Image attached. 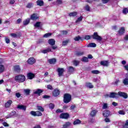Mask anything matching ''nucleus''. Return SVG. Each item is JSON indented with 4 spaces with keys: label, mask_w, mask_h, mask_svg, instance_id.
Listing matches in <instances>:
<instances>
[{
    "label": "nucleus",
    "mask_w": 128,
    "mask_h": 128,
    "mask_svg": "<svg viewBox=\"0 0 128 128\" xmlns=\"http://www.w3.org/2000/svg\"><path fill=\"white\" fill-rule=\"evenodd\" d=\"M40 22H36V24H34L35 28H40Z\"/></svg>",
    "instance_id": "obj_47"
},
{
    "label": "nucleus",
    "mask_w": 128,
    "mask_h": 128,
    "mask_svg": "<svg viewBox=\"0 0 128 128\" xmlns=\"http://www.w3.org/2000/svg\"><path fill=\"white\" fill-rule=\"evenodd\" d=\"M10 40L8 38H6V44H10Z\"/></svg>",
    "instance_id": "obj_61"
},
{
    "label": "nucleus",
    "mask_w": 128,
    "mask_h": 128,
    "mask_svg": "<svg viewBox=\"0 0 128 128\" xmlns=\"http://www.w3.org/2000/svg\"><path fill=\"white\" fill-rule=\"evenodd\" d=\"M60 116V118H68L70 115L68 113H62Z\"/></svg>",
    "instance_id": "obj_7"
},
{
    "label": "nucleus",
    "mask_w": 128,
    "mask_h": 128,
    "mask_svg": "<svg viewBox=\"0 0 128 128\" xmlns=\"http://www.w3.org/2000/svg\"><path fill=\"white\" fill-rule=\"evenodd\" d=\"M28 63L29 64H34L36 62V59L34 58H30L28 60Z\"/></svg>",
    "instance_id": "obj_8"
},
{
    "label": "nucleus",
    "mask_w": 128,
    "mask_h": 128,
    "mask_svg": "<svg viewBox=\"0 0 128 128\" xmlns=\"http://www.w3.org/2000/svg\"><path fill=\"white\" fill-rule=\"evenodd\" d=\"M118 94L124 98H128V94L124 92H118Z\"/></svg>",
    "instance_id": "obj_5"
},
{
    "label": "nucleus",
    "mask_w": 128,
    "mask_h": 128,
    "mask_svg": "<svg viewBox=\"0 0 128 128\" xmlns=\"http://www.w3.org/2000/svg\"><path fill=\"white\" fill-rule=\"evenodd\" d=\"M125 30H124V28L122 27L119 30H118V34L120 36H122V34H124V32H125Z\"/></svg>",
    "instance_id": "obj_21"
},
{
    "label": "nucleus",
    "mask_w": 128,
    "mask_h": 128,
    "mask_svg": "<svg viewBox=\"0 0 128 128\" xmlns=\"http://www.w3.org/2000/svg\"><path fill=\"white\" fill-rule=\"evenodd\" d=\"M86 86L87 88H94V85H92V83L90 82L86 83Z\"/></svg>",
    "instance_id": "obj_30"
},
{
    "label": "nucleus",
    "mask_w": 128,
    "mask_h": 128,
    "mask_svg": "<svg viewBox=\"0 0 128 128\" xmlns=\"http://www.w3.org/2000/svg\"><path fill=\"white\" fill-rule=\"evenodd\" d=\"M17 108H19V110H24V112L26 110V106L24 105H18Z\"/></svg>",
    "instance_id": "obj_14"
},
{
    "label": "nucleus",
    "mask_w": 128,
    "mask_h": 128,
    "mask_svg": "<svg viewBox=\"0 0 128 128\" xmlns=\"http://www.w3.org/2000/svg\"><path fill=\"white\" fill-rule=\"evenodd\" d=\"M124 68L126 70H127L128 72V65H126L124 66Z\"/></svg>",
    "instance_id": "obj_63"
},
{
    "label": "nucleus",
    "mask_w": 128,
    "mask_h": 128,
    "mask_svg": "<svg viewBox=\"0 0 128 128\" xmlns=\"http://www.w3.org/2000/svg\"><path fill=\"white\" fill-rule=\"evenodd\" d=\"M73 64H74V66H78V64H80V62H78V60H74L73 61Z\"/></svg>",
    "instance_id": "obj_46"
},
{
    "label": "nucleus",
    "mask_w": 128,
    "mask_h": 128,
    "mask_svg": "<svg viewBox=\"0 0 128 128\" xmlns=\"http://www.w3.org/2000/svg\"><path fill=\"white\" fill-rule=\"evenodd\" d=\"M48 62L50 64H54L56 62V58H52L48 60Z\"/></svg>",
    "instance_id": "obj_15"
},
{
    "label": "nucleus",
    "mask_w": 128,
    "mask_h": 128,
    "mask_svg": "<svg viewBox=\"0 0 128 128\" xmlns=\"http://www.w3.org/2000/svg\"><path fill=\"white\" fill-rule=\"evenodd\" d=\"M122 83L124 84V86H128V78H124L122 81Z\"/></svg>",
    "instance_id": "obj_31"
},
{
    "label": "nucleus",
    "mask_w": 128,
    "mask_h": 128,
    "mask_svg": "<svg viewBox=\"0 0 128 128\" xmlns=\"http://www.w3.org/2000/svg\"><path fill=\"white\" fill-rule=\"evenodd\" d=\"M2 124L4 126H8V123L6 122H3Z\"/></svg>",
    "instance_id": "obj_59"
},
{
    "label": "nucleus",
    "mask_w": 128,
    "mask_h": 128,
    "mask_svg": "<svg viewBox=\"0 0 128 128\" xmlns=\"http://www.w3.org/2000/svg\"><path fill=\"white\" fill-rule=\"evenodd\" d=\"M118 112L119 114H122V116H124L126 114V112H124V110H120Z\"/></svg>",
    "instance_id": "obj_51"
},
{
    "label": "nucleus",
    "mask_w": 128,
    "mask_h": 128,
    "mask_svg": "<svg viewBox=\"0 0 128 128\" xmlns=\"http://www.w3.org/2000/svg\"><path fill=\"white\" fill-rule=\"evenodd\" d=\"M96 44L94 42H92L87 45V48H96Z\"/></svg>",
    "instance_id": "obj_26"
},
{
    "label": "nucleus",
    "mask_w": 128,
    "mask_h": 128,
    "mask_svg": "<svg viewBox=\"0 0 128 128\" xmlns=\"http://www.w3.org/2000/svg\"><path fill=\"white\" fill-rule=\"evenodd\" d=\"M110 110H105L103 112V116H105V118H108V116H110Z\"/></svg>",
    "instance_id": "obj_9"
},
{
    "label": "nucleus",
    "mask_w": 128,
    "mask_h": 128,
    "mask_svg": "<svg viewBox=\"0 0 128 128\" xmlns=\"http://www.w3.org/2000/svg\"><path fill=\"white\" fill-rule=\"evenodd\" d=\"M112 106H118V103L116 102H112Z\"/></svg>",
    "instance_id": "obj_57"
},
{
    "label": "nucleus",
    "mask_w": 128,
    "mask_h": 128,
    "mask_svg": "<svg viewBox=\"0 0 128 128\" xmlns=\"http://www.w3.org/2000/svg\"><path fill=\"white\" fill-rule=\"evenodd\" d=\"M47 88H48V90H52V85H48Z\"/></svg>",
    "instance_id": "obj_60"
},
{
    "label": "nucleus",
    "mask_w": 128,
    "mask_h": 128,
    "mask_svg": "<svg viewBox=\"0 0 128 128\" xmlns=\"http://www.w3.org/2000/svg\"><path fill=\"white\" fill-rule=\"evenodd\" d=\"M12 104V100H8L7 102L5 104V108H10Z\"/></svg>",
    "instance_id": "obj_19"
},
{
    "label": "nucleus",
    "mask_w": 128,
    "mask_h": 128,
    "mask_svg": "<svg viewBox=\"0 0 128 128\" xmlns=\"http://www.w3.org/2000/svg\"><path fill=\"white\" fill-rule=\"evenodd\" d=\"M16 96L18 98H20V92L16 93Z\"/></svg>",
    "instance_id": "obj_58"
},
{
    "label": "nucleus",
    "mask_w": 128,
    "mask_h": 128,
    "mask_svg": "<svg viewBox=\"0 0 128 128\" xmlns=\"http://www.w3.org/2000/svg\"><path fill=\"white\" fill-rule=\"evenodd\" d=\"M14 72H20V66L16 65L14 67Z\"/></svg>",
    "instance_id": "obj_11"
},
{
    "label": "nucleus",
    "mask_w": 128,
    "mask_h": 128,
    "mask_svg": "<svg viewBox=\"0 0 128 128\" xmlns=\"http://www.w3.org/2000/svg\"><path fill=\"white\" fill-rule=\"evenodd\" d=\"M97 112H98V110H92L90 112V116H92V118H93L94 116H96V114Z\"/></svg>",
    "instance_id": "obj_18"
},
{
    "label": "nucleus",
    "mask_w": 128,
    "mask_h": 128,
    "mask_svg": "<svg viewBox=\"0 0 128 128\" xmlns=\"http://www.w3.org/2000/svg\"><path fill=\"white\" fill-rule=\"evenodd\" d=\"M80 122H82V121H80V120L78 119L74 121L73 124H74V126H76V124H80Z\"/></svg>",
    "instance_id": "obj_32"
},
{
    "label": "nucleus",
    "mask_w": 128,
    "mask_h": 128,
    "mask_svg": "<svg viewBox=\"0 0 128 128\" xmlns=\"http://www.w3.org/2000/svg\"><path fill=\"white\" fill-rule=\"evenodd\" d=\"M24 92H25L26 94L28 96V94H30V89H24Z\"/></svg>",
    "instance_id": "obj_41"
},
{
    "label": "nucleus",
    "mask_w": 128,
    "mask_h": 128,
    "mask_svg": "<svg viewBox=\"0 0 128 128\" xmlns=\"http://www.w3.org/2000/svg\"><path fill=\"white\" fill-rule=\"evenodd\" d=\"M74 108H76V105H72L70 106V109L71 110H74Z\"/></svg>",
    "instance_id": "obj_64"
},
{
    "label": "nucleus",
    "mask_w": 128,
    "mask_h": 128,
    "mask_svg": "<svg viewBox=\"0 0 128 128\" xmlns=\"http://www.w3.org/2000/svg\"><path fill=\"white\" fill-rule=\"evenodd\" d=\"M68 42H70V40L63 41L62 42V46H66Z\"/></svg>",
    "instance_id": "obj_40"
},
{
    "label": "nucleus",
    "mask_w": 128,
    "mask_h": 128,
    "mask_svg": "<svg viewBox=\"0 0 128 128\" xmlns=\"http://www.w3.org/2000/svg\"><path fill=\"white\" fill-rule=\"evenodd\" d=\"M84 52H77L76 53V56H84Z\"/></svg>",
    "instance_id": "obj_36"
},
{
    "label": "nucleus",
    "mask_w": 128,
    "mask_h": 128,
    "mask_svg": "<svg viewBox=\"0 0 128 128\" xmlns=\"http://www.w3.org/2000/svg\"><path fill=\"white\" fill-rule=\"evenodd\" d=\"M126 126H128V120H126V122L124 126H123V128H128V127Z\"/></svg>",
    "instance_id": "obj_53"
},
{
    "label": "nucleus",
    "mask_w": 128,
    "mask_h": 128,
    "mask_svg": "<svg viewBox=\"0 0 128 128\" xmlns=\"http://www.w3.org/2000/svg\"><path fill=\"white\" fill-rule=\"evenodd\" d=\"M92 74H100V71L98 70H94L92 71Z\"/></svg>",
    "instance_id": "obj_43"
},
{
    "label": "nucleus",
    "mask_w": 128,
    "mask_h": 128,
    "mask_svg": "<svg viewBox=\"0 0 128 128\" xmlns=\"http://www.w3.org/2000/svg\"><path fill=\"white\" fill-rule=\"evenodd\" d=\"M32 6H34V4L32 3H28L26 6V8H32Z\"/></svg>",
    "instance_id": "obj_45"
},
{
    "label": "nucleus",
    "mask_w": 128,
    "mask_h": 128,
    "mask_svg": "<svg viewBox=\"0 0 128 128\" xmlns=\"http://www.w3.org/2000/svg\"><path fill=\"white\" fill-rule=\"evenodd\" d=\"M12 38H18V34H16L15 33H12L10 34Z\"/></svg>",
    "instance_id": "obj_52"
},
{
    "label": "nucleus",
    "mask_w": 128,
    "mask_h": 128,
    "mask_svg": "<svg viewBox=\"0 0 128 128\" xmlns=\"http://www.w3.org/2000/svg\"><path fill=\"white\" fill-rule=\"evenodd\" d=\"M104 120H105L106 122H110V118H106L104 119Z\"/></svg>",
    "instance_id": "obj_56"
},
{
    "label": "nucleus",
    "mask_w": 128,
    "mask_h": 128,
    "mask_svg": "<svg viewBox=\"0 0 128 128\" xmlns=\"http://www.w3.org/2000/svg\"><path fill=\"white\" fill-rule=\"evenodd\" d=\"M16 114V111H13L10 114V116H9L7 118H12L13 116H14Z\"/></svg>",
    "instance_id": "obj_29"
},
{
    "label": "nucleus",
    "mask_w": 128,
    "mask_h": 128,
    "mask_svg": "<svg viewBox=\"0 0 128 128\" xmlns=\"http://www.w3.org/2000/svg\"><path fill=\"white\" fill-rule=\"evenodd\" d=\"M81 60L82 62H88V58L84 56L82 58Z\"/></svg>",
    "instance_id": "obj_37"
},
{
    "label": "nucleus",
    "mask_w": 128,
    "mask_h": 128,
    "mask_svg": "<svg viewBox=\"0 0 128 128\" xmlns=\"http://www.w3.org/2000/svg\"><path fill=\"white\" fill-rule=\"evenodd\" d=\"M72 100V96L70 94H66L64 96V102L65 104H68Z\"/></svg>",
    "instance_id": "obj_2"
},
{
    "label": "nucleus",
    "mask_w": 128,
    "mask_h": 128,
    "mask_svg": "<svg viewBox=\"0 0 128 128\" xmlns=\"http://www.w3.org/2000/svg\"><path fill=\"white\" fill-rule=\"evenodd\" d=\"M70 124H70V122H66L63 126L64 128H68V126H70Z\"/></svg>",
    "instance_id": "obj_33"
},
{
    "label": "nucleus",
    "mask_w": 128,
    "mask_h": 128,
    "mask_svg": "<svg viewBox=\"0 0 128 128\" xmlns=\"http://www.w3.org/2000/svg\"><path fill=\"white\" fill-rule=\"evenodd\" d=\"M116 96H118V94H116V93L111 92L110 94L109 98H116Z\"/></svg>",
    "instance_id": "obj_28"
},
{
    "label": "nucleus",
    "mask_w": 128,
    "mask_h": 128,
    "mask_svg": "<svg viewBox=\"0 0 128 128\" xmlns=\"http://www.w3.org/2000/svg\"><path fill=\"white\" fill-rule=\"evenodd\" d=\"M92 38L94 40H99L100 42V40H102V38L100 36H99L98 34V32H94V34Z\"/></svg>",
    "instance_id": "obj_4"
},
{
    "label": "nucleus",
    "mask_w": 128,
    "mask_h": 128,
    "mask_svg": "<svg viewBox=\"0 0 128 128\" xmlns=\"http://www.w3.org/2000/svg\"><path fill=\"white\" fill-rule=\"evenodd\" d=\"M108 108V104H106V103H104L103 105H102V109L103 110H106V108Z\"/></svg>",
    "instance_id": "obj_34"
},
{
    "label": "nucleus",
    "mask_w": 128,
    "mask_h": 128,
    "mask_svg": "<svg viewBox=\"0 0 128 128\" xmlns=\"http://www.w3.org/2000/svg\"><path fill=\"white\" fill-rule=\"evenodd\" d=\"M37 6H44V1L42 0H38L36 1Z\"/></svg>",
    "instance_id": "obj_23"
},
{
    "label": "nucleus",
    "mask_w": 128,
    "mask_h": 128,
    "mask_svg": "<svg viewBox=\"0 0 128 128\" xmlns=\"http://www.w3.org/2000/svg\"><path fill=\"white\" fill-rule=\"evenodd\" d=\"M110 0H102V2L103 4H107V2H108Z\"/></svg>",
    "instance_id": "obj_62"
},
{
    "label": "nucleus",
    "mask_w": 128,
    "mask_h": 128,
    "mask_svg": "<svg viewBox=\"0 0 128 128\" xmlns=\"http://www.w3.org/2000/svg\"><path fill=\"white\" fill-rule=\"evenodd\" d=\"M100 64L104 66H108V61H102L100 62Z\"/></svg>",
    "instance_id": "obj_25"
},
{
    "label": "nucleus",
    "mask_w": 128,
    "mask_h": 128,
    "mask_svg": "<svg viewBox=\"0 0 128 128\" xmlns=\"http://www.w3.org/2000/svg\"><path fill=\"white\" fill-rule=\"evenodd\" d=\"M67 70H68V72H70V74L74 72V70H75L74 68L72 66H69V67L67 68Z\"/></svg>",
    "instance_id": "obj_22"
},
{
    "label": "nucleus",
    "mask_w": 128,
    "mask_h": 128,
    "mask_svg": "<svg viewBox=\"0 0 128 128\" xmlns=\"http://www.w3.org/2000/svg\"><path fill=\"white\" fill-rule=\"evenodd\" d=\"M122 12L124 14H128V8H124L122 10Z\"/></svg>",
    "instance_id": "obj_44"
},
{
    "label": "nucleus",
    "mask_w": 128,
    "mask_h": 128,
    "mask_svg": "<svg viewBox=\"0 0 128 128\" xmlns=\"http://www.w3.org/2000/svg\"><path fill=\"white\" fill-rule=\"evenodd\" d=\"M15 80L17 82H24L26 80V76L22 74L16 76L15 77Z\"/></svg>",
    "instance_id": "obj_1"
},
{
    "label": "nucleus",
    "mask_w": 128,
    "mask_h": 128,
    "mask_svg": "<svg viewBox=\"0 0 128 128\" xmlns=\"http://www.w3.org/2000/svg\"><path fill=\"white\" fill-rule=\"evenodd\" d=\"M53 52L52 50V48H48L47 49L44 50L42 51V54H48V52Z\"/></svg>",
    "instance_id": "obj_16"
},
{
    "label": "nucleus",
    "mask_w": 128,
    "mask_h": 128,
    "mask_svg": "<svg viewBox=\"0 0 128 128\" xmlns=\"http://www.w3.org/2000/svg\"><path fill=\"white\" fill-rule=\"evenodd\" d=\"M56 4H62V0H57Z\"/></svg>",
    "instance_id": "obj_55"
},
{
    "label": "nucleus",
    "mask_w": 128,
    "mask_h": 128,
    "mask_svg": "<svg viewBox=\"0 0 128 128\" xmlns=\"http://www.w3.org/2000/svg\"><path fill=\"white\" fill-rule=\"evenodd\" d=\"M28 80H32L34 78V74L30 72L27 74Z\"/></svg>",
    "instance_id": "obj_13"
},
{
    "label": "nucleus",
    "mask_w": 128,
    "mask_h": 128,
    "mask_svg": "<svg viewBox=\"0 0 128 128\" xmlns=\"http://www.w3.org/2000/svg\"><path fill=\"white\" fill-rule=\"evenodd\" d=\"M78 14L77 12H72L69 14V16H76Z\"/></svg>",
    "instance_id": "obj_38"
},
{
    "label": "nucleus",
    "mask_w": 128,
    "mask_h": 128,
    "mask_svg": "<svg viewBox=\"0 0 128 128\" xmlns=\"http://www.w3.org/2000/svg\"><path fill=\"white\" fill-rule=\"evenodd\" d=\"M59 94H60V90L56 89L54 90V91L53 92V96H58Z\"/></svg>",
    "instance_id": "obj_24"
},
{
    "label": "nucleus",
    "mask_w": 128,
    "mask_h": 128,
    "mask_svg": "<svg viewBox=\"0 0 128 128\" xmlns=\"http://www.w3.org/2000/svg\"><path fill=\"white\" fill-rule=\"evenodd\" d=\"M82 16H80L79 17L77 20H76V24H80V22H82Z\"/></svg>",
    "instance_id": "obj_35"
},
{
    "label": "nucleus",
    "mask_w": 128,
    "mask_h": 128,
    "mask_svg": "<svg viewBox=\"0 0 128 128\" xmlns=\"http://www.w3.org/2000/svg\"><path fill=\"white\" fill-rule=\"evenodd\" d=\"M38 18V16L37 14H34L30 16V20H36Z\"/></svg>",
    "instance_id": "obj_10"
},
{
    "label": "nucleus",
    "mask_w": 128,
    "mask_h": 128,
    "mask_svg": "<svg viewBox=\"0 0 128 128\" xmlns=\"http://www.w3.org/2000/svg\"><path fill=\"white\" fill-rule=\"evenodd\" d=\"M57 72H58V76H62V74H64V69L62 68H58L57 70Z\"/></svg>",
    "instance_id": "obj_6"
},
{
    "label": "nucleus",
    "mask_w": 128,
    "mask_h": 128,
    "mask_svg": "<svg viewBox=\"0 0 128 128\" xmlns=\"http://www.w3.org/2000/svg\"><path fill=\"white\" fill-rule=\"evenodd\" d=\"M2 59H0V73L4 72V66L0 64H2Z\"/></svg>",
    "instance_id": "obj_20"
},
{
    "label": "nucleus",
    "mask_w": 128,
    "mask_h": 128,
    "mask_svg": "<svg viewBox=\"0 0 128 128\" xmlns=\"http://www.w3.org/2000/svg\"><path fill=\"white\" fill-rule=\"evenodd\" d=\"M52 34V33H46L44 35V38H50Z\"/></svg>",
    "instance_id": "obj_42"
},
{
    "label": "nucleus",
    "mask_w": 128,
    "mask_h": 128,
    "mask_svg": "<svg viewBox=\"0 0 128 128\" xmlns=\"http://www.w3.org/2000/svg\"><path fill=\"white\" fill-rule=\"evenodd\" d=\"M37 109L38 110H40V112H44V109L42 106H37Z\"/></svg>",
    "instance_id": "obj_39"
},
{
    "label": "nucleus",
    "mask_w": 128,
    "mask_h": 128,
    "mask_svg": "<svg viewBox=\"0 0 128 128\" xmlns=\"http://www.w3.org/2000/svg\"><path fill=\"white\" fill-rule=\"evenodd\" d=\"M85 10L87 12H90V6H88V5L86 6L85 7Z\"/></svg>",
    "instance_id": "obj_54"
},
{
    "label": "nucleus",
    "mask_w": 128,
    "mask_h": 128,
    "mask_svg": "<svg viewBox=\"0 0 128 128\" xmlns=\"http://www.w3.org/2000/svg\"><path fill=\"white\" fill-rule=\"evenodd\" d=\"M82 38L80 36H77L74 38V40H76V42H78L80 40H81Z\"/></svg>",
    "instance_id": "obj_49"
},
{
    "label": "nucleus",
    "mask_w": 128,
    "mask_h": 128,
    "mask_svg": "<svg viewBox=\"0 0 128 128\" xmlns=\"http://www.w3.org/2000/svg\"><path fill=\"white\" fill-rule=\"evenodd\" d=\"M30 114L33 116H42V113L40 111H31L30 112Z\"/></svg>",
    "instance_id": "obj_3"
},
{
    "label": "nucleus",
    "mask_w": 128,
    "mask_h": 128,
    "mask_svg": "<svg viewBox=\"0 0 128 128\" xmlns=\"http://www.w3.org/2000/svg\"><path fill=\"white\" fill-rule=\"evenodd\" d=\"M30 18H28L25 20L23 22L24 26H28V23L30 22Z\"/></svg>",
    "instance_id": "obj_27"
},
{
    "label": "nucleus",
    "mask_w": 128,
    "mask_h": 128,
    "mask_svg": "<svg viewBox=\"0 0 128 128\" xmlns=\"http://www.w3.org/2000/svg\"><path fill=\"white\" fill-rule=\"evenodd\" d=\"M48 44H49L50 46H54V44H56V40L54 39H50L48 40Z\"/></svg>",
    "instance_id": "obj_17"
},
{
    "label": "nucleus",
    "mask_w": 128,
    "mask_h": 128,
    "mask_svg": "<svg viewBox=\"0 0 128 128\" xmlns=\"http://www.w3.org/2000/svg\"><path fill=\"white\" fill-rule=\"evenodd\" d=\"M90 35H86L84 37V39L86 40H90Z\"/></svg>",
    "instance_id": "obj_50"
},
{
    "label": "nucleus",
    "mask_w": 128,
    "mask_h": 128,
    "mask_svg": "<svg viewBox=\"0 0 128 128\" xmlns=\"http://www.w3.org/2000/svg\"><path fill=\"white\" fill-rule=\"evenodd\" d=\"M42 90L41 89H38V90H34V94H38L40 96L42 92Z\"/></svg>",
    "instance_id": "obj_12"
},
{
    "label": "nucleus",
    "mask_w": 128,
    "mask_h": 128,
    "mask_svg": "<svg viewBox=\"0 0 128 128\" xmlns=\"http://www.w3.org/2000/svg\"><path fill=\"white\" fill-rule=\"evenodd\" d=\"M49 108H51V110H52L54 108V104L52 103H50L49 104Z\"/></svg>",
    "instance_id": "obj_48"
}]
</instances>
